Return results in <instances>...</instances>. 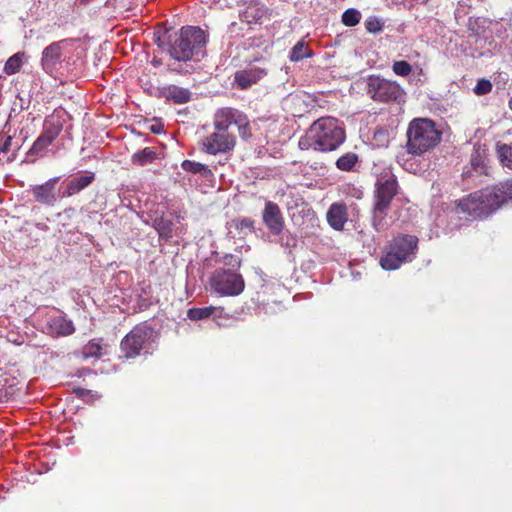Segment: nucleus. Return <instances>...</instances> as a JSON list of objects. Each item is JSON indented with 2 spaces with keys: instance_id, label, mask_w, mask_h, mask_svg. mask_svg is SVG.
<instances>
[{
  "instance_id": "obj_17",
  "label": "nucleus",
  "mask_w": 512,
  "mask_h": 512,
  "mask_svg": "<svg viewBox=\"0 0 512 512\" xmlns=\"http://www.w3.org/2000/svg\"><path fill=\"white\" fill-rule=\"evenodd\" d=\"M59 179V177H55L49 179L44 184L34 186L32 188V194L35 200L41 204L54 205L57 200L55 188Z\"/></svg>"
},
{
  "instance_id": "obj_11",
  "label": "nucleus",
  "mask_w": 512,
  "mask_h": 512,
  "mask_svg": "<svg viewBox=\"0 0 512 512\" xmlns=\"http://www.w3.org/2000/svg\"><path fill=\"white\" fill-rule=\"evenodd\" d=\"M375 186L374 217H382L398 193V182L394 176L381 177Z\"/></svg>"
},
{
  "instance_id": "obj_36",
  "label": "nucleus",
  "mask_w": 512,
  "mask_h": 512,
  "mask_svg": "<svg viewBox=\"0 0 512 512\" xmlns=\"http://www.w3.org/2000/svg\"><path fill=\"white\" fill-rule=\"evenodd\" d=\"M365 28L369 33H380L383 31L384 23L377 17H369L365 21Z\"/></svg>"
},
{
  "instance_id": "obj_2",
  "label": "nucleus",
  "mask_w": 512,
  "mask_h": 512,
  "mask_svg": "<svg viewBox=\"0 0 512 512\" xmlns=\"http://www.w3.org/2000/svg\"><path fill=\"white\" fill-rule=\"evenodd\" d=\"M206 45L205 33L199 27H182L179 32L168 36V53L177 61H188L199 54Z\"/></svg>"
},
{
  "instance_id": "obj_26",
  "label": "nucleus",
  "mask_w": 512,
  "mask_h": 512,
  "mask_svg": "<svg viewBox=\"0 0 512 512\" xmlns=\"http://www.w3.org/2000/svg\"><path fill=\"white\" fill-rule=\"evenodd\" d=\"M102 339H91L82 348V356L84 359L100 358L103 355Z\"/></svg>"
},
{
  "instance_id": "obj_42",
  "label": "nucleus",
  "mask_w": 512,
  "mask_h": 512,
  "mask_svg": "<svg viewBox=\"0 0 512 512\" xmlns=\"http://www.w3.org/2000/svg\"><path fill=\"white\" fill-rule=\"evenodd\" d=\"M91 0H79L80 4H87L88 2H90Z\"/></svg>"
},
{
  "instance_id": "obj_9",
  "label": "nucleus",
  "mask_w": 512,
  "mask_h": 512,
  "mask_svg": "<svg viewBox=\"0 0 512 512\" xmlns=\"http://www.w3.org/2000/svg\"><path fill=\"white\" fill-rule=\"evenodd\" d=\"M367 94L376 102L389 103L400 101L404 90L396 81L385 79L380 75H370L367 78Z\"/></svg>"
},
{
  "instance_id": "obj_30",
  "label": "nucleus",
  "mask_w": 512,
  "mask_h": 512,
  "mask_svg": "<svg viewBox=\"0 0 512 512\" xmlns=\"http://www.w3.org/2000/svg\"><path fill=\"white\" fill-rule=\"evenodd\" d=\"M497 155L502 165L512 170V143L498 145Z\"/></svg>"
},
{
  "instance_id": "obj_31",
  "label": "nucleus",
  "mask_w": 512,
  "mask_h": 512,
  "mask_svg": "<svg viewBox=\"0 0 512 512\" xmlns=\"http://www.w3.org/2000/svg\"><path fill=\"white\" fill-rule=\"evenodd\" d=\"M314 134L312 133V126H310L309 130L306 134L299 139L298 146L301 150H315L319 151L316 144V138H314Z\"/></svg>"
},
{
  "instance_id": "obj_19",
  "label": "nucleus",
  "mask_w": 512,
  "mask_h": 512,
  "mask_svg": "<svg viewBox=\"0 0 512 512\" xmlns=\"http://www.w3.org/2000/svg\"><path fill=\"white\" fill-rule=\"evenodd\" d=\"M327 221L336 230L343 229L347 221V208L343 203H334L327 212Z\"/></svg>"
},
{
  "instance_id": "obj_18",
  "label": "nucleus",
  "mask_w": 512,
  "mask_h": 512,
  "mask_svg": "<svg viewBox=\"0 0 512 512\" xmlns=\"http://www.w3.org/2000/svg\"><path fill=\"white\" fill-rule=\"evenodd\" d=\"M49 333L55 336H69L75 332L72 320L64 316H55L48 322Z\"/></svg>"
},
{
  "instance_id": "obj_4",
  "label": "nucleus",
  "mask_w": 512,
  "mask_h": 512,
  "mask_svg": "<svg viewBox=\"0 0 512 512\" xmlns=\"http://www.w3.org/2000/svg\"><path fill=\"white\" fill-rule=\"evenodd\" d=\"M496 199L494 190L487 187L460 199L457 202V210L470 219H483L499 209V202Z\"/></svg>"
},
{
  "instance_id": "obj_33",
  "label": "nucleus",
  "mask_w": 512,
  "mask_h": 512,
  "mask_svg": "<svg viewBox=\"0 0 512 512\" xmlns=\"http://www.w3.org/2000/svg\"><path fill=\"white\" fill-rule=\"evenodd\" d=\"M306 47L303 41L297 42L290 52L291 61H300L305 57H311V53L305 51Z\"/></svg>"
},
{
  "instance_id": "obj_37",
  "label": "nucleus",
  "mask_w": 512,
  "mask_h": 512,
  "mask_svg": "<svg viewBox=\"0 0 512 512\" xmlns=\"http://www.w3.org/2000/svg\"><path fill=\"white\" fill-rule=\"evenodd\" d=\"M492 83L488 79H479L473 88V92L478 96H483L492 91Z\"/></svg>"
},
{
  "instance_id": "obj_41",
  "label": "nucleus",
  "mask_w": 512,
  "mask_h": 512,
  "mask_svg": "<svg viewBox=\"0 0 512 512\" xmlns=\"http://www.w3.org/2000/svg\"><path fill=\"white\" fill-rule=\"evenodd\" d=\"M164 41L161 38L158 39V46L163 47Z\"/></svg>"
},
{
  "instance_id": "obj_7",
  "label": "nucleus",
  "mask_w": 512,
  "mask_h": 512,
  "mask_svg": "<svg viewBox=\"0 0 512 512\" xmlns=\"http://www.w3.org/2000/svg\"><path fill=\"white\" fill-rule=\"evenodd\" d=\"M63 129V124L53 116L46 117L43 129L31 148L26 153V162L35 163L38 158L46 156L48 147L56 140Z\"/></svg>"
},
{
  "instance_id": "obj_6",
  "label": "nucleus",
  "mask_w": 512,
  "mask_h": 512,
  "mask_svg": "<svg viewBox=\"0 0 512 512\" xmlns=\"http://www.w3.org/2000/svg\"><path fill=\"white\" fill-rule=\"evenodd\" d=\"M231 125L238 128L239 136L243 140L252 137V128L248 116L232 107H222L216 110L213 116V126L216 131H226Z\"/></svg>"
},
{
  "instance_id": "obj_15",
  "label": "nucleus",
  "mask_w": 512,
  "mask_h": 512,
  "mask_svg": "<svg viewBox=\"0 0 512 512\" xmlns=\"http://www.w3.org/2000/svg\"><path fill=\"white\" fill-rule=\"evenodd\" d=\"M70 41L72 40L64 39L53 42L43 50L41 64L46 71H53L61 62L63 49Z\"/></svg>"
},
{
  "instance_id": "obj_20",
  "label": "nucleus",
  "mask_w": 512,
  "mask_h": 512,
  "mask_svg": "<svg viewBox=\"0 0 512 512\" xmlns=\"http://www.w3.org/2000/svg\"><path fill=\"white\" fill-rule=\"evenodd\" d=\"M8 133H9V131L7 133L0 134V152H2V153H8L9 151L17 152L21 148L22 144L26 141L27 133L24 132L23 129H21L19 131L20 142L14 141V138H16V136H17V131H14L13 134H8Z\"/></svg>"
},
{
  "instance_id": "obj_13",
  "label": "nucleus",
  "mask_w": 512,
  "mask_h": 512,
  "mask_svg": "<svg viewBox=\"0 0 512 512\" xmlns=\"http://www.w3.org/2000/svg\"><path fill=\"white\" fill-rule=\"evenodd\" d=\"M272 11L260 0H248L240 13V20L249 26L261 25L270 20Z\"/></svg>"
},
{
  "instance_id": "obj_14",
  "label": "nucleus",
  "mask_w": 512,
  "mask_h": 512,
  "mask_svg": "<svg viewBox=\"0 0 512 512\" xmlns=\"http://www.w3.org/2000/svg\"><path fill=\"white\" fill-rule=\"evenodd\" d=\"M262 221L273 235H280L284 230L285 220L279 205L275 202L266 201Z\"/></svg>"
},
{
  "instance_id": "obj_40",
  "label": "nucleus",
  "mask_w": 512,
  "mask_h": 512,
  "mask_svg": "<svg viewBox=\"0 0 512 512\" xmlns=\"http://www.w3.org/2000/svg\"><path fill=\"white\" fill-rule=\"evenodd\" d=\"M84 391H85V390H84L83 388H77V389H75V393H76L77 395H83V394H84Z\"/></svg>"
},
{
  "instance_id": "obj_35",
  "label": "nucleus",
  "mask_w": 512,
  "mask_h": 512,
  "mask_svg": "<svg viewBox=\"0 0 512 512\" xmlns=\"http://www.w3.org/2000/svg\"><path fill=\"white\" fill-rule=\"evenodd\" d=\"M392 71L401 77L408 76L412 71V66L404 60L395 61L392 65Z\"/></svg>"
},
{
  "instance_id": "obj_5",
  "label": "nucleus",
  "mask_w": 512,
  "mask_h": 512,
  "mask_svg": "<svg viewBox=\"0 0 512 512\" xmlns=\"http://www.w3.org/2000/svg\"><path fill=\"white\" fill-rule=\"evenodd\" d=\"M311 126L320 152L334 151L345 141V130L334 117H321Z\"/></svg>"
},
{
  "instance_id": "obj_44",
  "label": "nucleus",
  "mask_w": 512,
  "mask_h": 512,
  "mask_svg": "<svg viewBox=\"0 0 512 512\" xmlns=\"http://www.w3.org/2000/svg\"><path fill=\"white\" fill-rule=\"evenodd\" d=\"M153 64H154L155 66H157V65H159V64H160V61H157V60H155V59H154V60H153Z\"/></svg>"
},
{
  "instance_id": "obj_23",
  "label": "nucleus",
  "mask_w": 512,
  "mask_h": 512,
  "mask_svg": "<svg viewBox=\"0 0 512 512\" xmlns=\"http://www.w3.org/2000/svg\"><path fill=\"white\" fill-rule=\"evenodd\" d=\"M157 158L158 154L154 147H145L132 155L131 162L137 166H146L153 163Z\"/></svg>"
},
{
  "instance_id": "obj_12",
  "label": "nucleus",
  "mask_w": 512,
  "mask_h": 512,
  "mask_svg": "<svg viewBox=\"0 0 512 512\" xmlns=\"http://www.w3.org/2000/svg\"><path fill=\"white\" fill-rule=\"evenodd\" d=\"M202 149L208 154L227 153L234 149L236 137L226 131H216L208 135L202 142Z\"/></svg>"
},
{
  "instance_id": "obj_1",
  "label": "nucleus",
  "mask_w": 512,
  "mask_h": 512,
  "mask_svg": "<svg viewBox=\"0 0 512 512\" xmlns=\"http://www.w3.org/2000/svg\"><path fill=\"white\" fill-rule=\"evenodd\" d=\"M406 151L413 156H422L433 150L442 138V132L429 118H414L406 130Z\"/></svg>"
},
{
  "instance_id": "obj_22",
  "label": "nucleus",
  "mask_w": 512,
  "mask_h": 512,
  "mask_svg": "<svg viewBox=\"0 0 512 512\" xmlns=\"http://www.w3.org/2000/svg\"><path fill=\"white\" fill-rule=\"evenodd\" d=\"M95 179V175L92 172H89L80 177H76L71 179L67 183L66 191L64 192V196L71 197L74 194L79 193L83 189L87 188Z\"/></svg>"
},
{
  "instance_id": "obj_8",
  "label": "nucleus",
  "mask_w": 512,
  "mask_h": 512,
  "mask_svg": "<svg viewBox=\"0 0 512 512\" xmlns=\"http://www.w3.org/2000/svg\"><path fill=\"white\" fill-rule=\"evenodd\" d=\"M209 284L211 289L221 296H237L245 288L241 274L224 268H218L212 273Z\"/></svg>"
},
{
  "instance_id": "obj_45",
  "label": "nucleus",
  "mask_w": 512,
  "mask_h": 512,
  "mask_svg": "<svg viewBox=\"0 0 512 512\" xmlns=\"http://www.w3.org/2000/svg\"><path fill=\"white\" fill-rule=\"evenodd\" d=\"M152 132L159 133V130L157 128L152 127Z\"/></svg>"
},
{
  "instance_id": "obj_39",
  "label": "nucleus",
  "mask_w": 512,
  "mask_h": 512,
  "mask_svg": "<svg viewBox=\"0 0 512 512\" xmlns=\"http://www.w3.org/2000/svg\"><path fill=\"white\" fill-rule=\"evenodd\" d=\"M235 226L237 229L244 230L247 229L252 231L254 228V221L250 218H241L235 220Z\"/></svg>"
},
{
  "instance_id": "obj_24",
  "label": "nucleus",
  "mask_w": 512,
  "mask_h": 512,
  "mask_svg": "<svg viewBox=\"0 0 512 512\" xmlns=\"http://www.w3.org/2000/svg\"><path fill=\"white\" fill-rule=\"evenodd\" d=\"M491 188L497 196L496 200L499 202V208L507 202L512 201V178L492 186Z\"/></svg>"
},
{
  "instance_id": "obj_25",
  "label": "nucleus",
  "mask_w": 512,
  "mask_h": 512,
  "mask_svg": "<svg viewBox=\"0 0 512 512\" xmlns=\"http://www.w3.org/2000/svg\"><path fill=\"white\" fill-rule=\"evenodd\" d=\"M153 227L162 239L169 240L173 237L174 223L172 220L163 216L156 217L153 221Z\"/></svg>"
},
{
  "instance_id": "obj_34",
  "label": "nucleus",
  "mask_w": 512,
  "mask_h": 512,
  "mask_svg": "<svg viewBox=\"0 0 512 512\" xmlns=\"http://www.w3.org/2000/svg\"><path fill=\"white\" fill-rule=\"evenodd\" d=\"M181 167L183 170L193 174H202L207 171L206 165L191 160H184Z\"/></svg>"
},
{
  "instance_id": "obj_29",
  "label": "nucleus",
  "mask_w": 512,
  "mask_h": 512,
  "mask_svg": "<svg viewBox=\"0 0 512 512\" xmlns=\"http://www.w3.org/2000/svg\"><path fill=\"white\" fill-rule=\"evenodd\" d=\"M358 162V155L353 152L345 153L336 161V167L341 171H351Z\"/></svg>"
},
{
  "instance_id": "obj_28",
  "label": "nucleus",
  "mask_w": 512,
  "mask_h": 512,
  "mask_svg": "<svg viewBox=\"0 0 512 512\" xmlns=\"http://www.w3.org/2000/svg\"><path fill=\"white\" fill-rule=\"evenodd\" d=\"M217 310L214 306L208 307H193L188 309L187 317L190 320L198 321L208 319Z\"/></svg>"
},
{
  "instance_id": "obj_21",
  "label": "nucleus",
  "mask_w": 512,
  "mask_h": 512,
  "mask_svg": "<svg viewBox=\"0 0 512 512\" xmlns=\"http://www.w3.org/2000/svg\"><path fill=\"white\" fill-rule=\"evenodd\" d=\"M161 94L167 100L176 104H184L190 101L191 93L188 89L176 85H168L161 90Z\"/></svg>"
},
{
  "instance_id": "obj_43",
  "label": "nucleus",
  "mask_w": 512,
  "mask_h": 512,
  "mask_svg": "<svg viewBox=\"0 0 512 512\" xmlns=\"http://www.w3.org/2000/svg\"><path fill=\"white\" fill-rule=\"evenodd\" d=\"M508 105H509V108L512 110V97L509 99Z\"/></svg>"
},
{
  "instance_id": "obj_38",
  "label": "nucleus",
  "mask_w": 512,
  "mask_h": 512,
  "mask_svg": "<svg viewBox=\"0 0 512 512\" xmlns=\"http://www.w3.org/2000/svg\"><path fill=\"white\" fill-rule=\"evenodd\" d=\"M471 168L472 171H474L476 174H488L487 167L484 165V163L481 161L479 157H473L471 159Z\"/></svg>"
},
{
  "instance_id": "obj_16",
  "label": "nucleus",
  "mask_w": 512,
  "mask_h": 512,
  "mask_svg": "<svg viewBox=\"0 0 512 512\" xmlns=\"http://www.w3.org/2000/svg\"><path fill=\"white\" fill-rule=\"evenodd\" d=\"M267 74L266 70L258 66H248L238 70L234 75V83L241 90H246L256 84Z\"/></svg>"
},
{
  "instance_id": "obj_27",
  "label": "nucleus",
  "mask_w": 512,
  "mask_h": 512,
  "mask_svg": "<svg viewBox=\"0 0 512 512\" xmlns=\"http://www.w3.org/2000/svg\"><path fill=\"white\" fill-rule=\"evenodd\" d=\"M25 58V52H17L11 57L8 58V60L5 62L3 71L7 75H13L15 73H18L23 65Z\"/></svg>"
},
{
  "instance_id": "obj_32",
  "label": "nucleus",
  "mask_w": 512,
  "mask_h": 512,
  "mask_svg": "<svg viewBox=\"0 0 512 512\" xmlns=\"http://www.w3.org/2000/svg\"><path fill=\"white\" fill-rule=\"evenodd\" d=\"M360 19V12L354 8L347 9L342 14V23L348 27L356 26L360 22Z\"/></svg>"
},
{
  "instance_id": "obj_10",
  "label": "nucleus",
  "mask_w": 512,
  "mask_h": 512,
  "mask_svg": "<svg viewBox=\"0 0 512 512\" xmlns=\"http://www.w3.org/2000/svg\"><path fill=\"white\" fill-rule=\"evenodd\" d=\"M152 334L153 328L147 323L136 325L120 342L123 357L132 359L139 356Z\"/></svg>"
},
{
  "instance_id": "obj_3",
  "label": "nucleus",
  "mask_w": 512,
  "mask_h": 512,
  "mask_svg": "<svg viewBox=\"0 0 512 512\" xmlns=\"http://www.w3.org/2000/svg\"><path fill=\"white\" fill-rule=\"evenodd\" d=\"M418 247V238L415 235L398 234L394 236L385 247L384 255L379 264L387 271L396 270L402 264L412 261Z\"/></svg>"
}]
</instances>
